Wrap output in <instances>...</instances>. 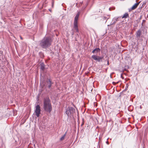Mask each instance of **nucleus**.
<instances>
[{
    "label": "nucleus",
    "instance_id": "7",
    "mask_svg": "<svg viewBox=\"0 0 148 148\" xmlns=\"http://www.w3.org/2000/svg\"><path fill=\"white\" fill-rule=\"evenodd\" d=\"M52 84V83L50 79H47L46 81V85L49 88H51Z\"/></svg>",
    "mask_w": 148,
    "mask_h": 148
},
{
    "label": "nucleus",
    "instance_id": "2",
    "mask_svg": "<svg viewBox=\"0 0 148 148\" xmlns=\"http://www.w3.org/2000/svg\"><path fill=\"white\" fill-rule=\"evenodd\" d=\"M43 108L46 112H50L52 110V107L49 99L47 97L43 101Z\"/></svg>",
    "mask_w": 148,
    "mask_h": 148
},
{
    "label": "nucleus",
    "instance_id": "21",
    "mask_svg": "<svg viewBox=\"0 0 148 148\" xmlns=\"http://www.w3.org/2000/svg\"><path fill=\"white\" fill-rule=\"evenodd\" d=\"M106 143H107L108 144V141H107V142H106Z\"/></svg>",
    "mask_w": 148,
    "mask_h": 148
},
{
    "label": "nucleus",
    "instance_id": "1",
    "mask_svg": "<svg viewBox=\"0 0 148 148\" xmlns=\"http://www.w3.org/2000/svg\"><path fill=\"white\" fill-rule=\"evenodd\" d=\"M51 43V39L49 37H46L41 41L40 45L42 48L46 49L50 46Z\"/></svg>",
    "mask_w": 148,
    "mask_h": 148
},
{
    "label": "nucleus",
    "instance_id": "12",
    "mask_svg": "<svg viewBox=\"0 0 148 148\" xmlns=\"http://www.w3.org/2000/svg\"><path fill=\"white\" fill-rule=\"evenodd\" d=\"M40 69L42 70H43L45 69V65L43 63L40 64Z\"/></svg>",
    "mask_w": 148,
    "mask_h": 148
},
{
    "label": "nucleus",
    "instance_id": "4",
    "mask_svg": "<svg viewBox=\"0 0 148 148\" xmlns=\"http://www.w3.org/2000/svg\"><path fill=\"white\" fill-rule=\"evenodd\" d=\"M75 109L71 107H69L67 108L66 111V114L68 116H72L75 112Z\"/></svg>",
    "mask_w": 148,
    "mask_h": 148
},
{
    "label": "nucleus",
    "instance_id": "3",
    "mask_svg": "<svg viewBox=\"0 0 148 148\" xmlns=\"http://www.w3.org/2000/svg\"><path fill=\"white\" fill-rule=\"evenodd\" d=\"M79 14V12H78V13L76 15L74 18V27L76 30L77 32H79V30L78 28V20Z\"/></svg>",
    "mask_w": 148,
    "mask_h": 148
},
{
    "label": "nucleus",
    "instance_id": "20",
    "mask_svg": "<svg viewBox=\"0 0 148 148\" xmlns=\"http://www.w3.org/2000/svg\"><path fill=\"white\" fill-rule=\"evenodd\" d=\"M143 23H144V22H143V23H142V24H141V25H142V26H143Z\"/></svg>",
    "mask_w": 148,
    "mask_h": 148
},
{
    "label": "nucleus",
    "instance_id": "24",
    "mask_svg": "<svg viewBox=\"0 0 148 148\" xmlns=\"http://www.w3.org/2000/svg\"><path fill=\"white\" fill-rule=\"evenodd\" d=\"M110 8H109V10H110Z\"/></svg>",
    "mask_w": 148,
    "mask_h": 148
},
{
    "label": "nucleus",
    "instance_id": "17",
    "mask_svg": "<svg viewBox=\"0 0 148 148\" xmlns=\"http://www.w3.org/2000/svg\"><path fill=\"white\" fill-rule=\"evenodd\" d=\"M141 18H142V16H140V18H139V20H141Z\"/></svg>",
    "mask_w": 148,
    "mask_h": 148
},
{
    "label": "nucleus",
    "instance_id": "16",
    "mask_svg": "<svg viewBox=\"0 0 148 148\" xmlns=\"http://www.w3.org/2000/svg\"><path fill=\"white\" fill-rule=\"evenodd\" d=\"M53 3H54V1L53 0L52 1V6H53Z\"/></svg>",
    "mask_w": 148,
    "mask_h": 148
},
{
    "label": "nucleus",
    "instance_id": "18",
    "mask_svg": "<svg viewBox=\"0 0 148 148\" xmlns=\"http://www.w3.org/2000/svg\"><path fill=\"white\" fill-rule=\"evenodd\" d=\"M121 77L123 79V77H122L121 74Z\"/></svg>",
    "mask_w": 148,
    "mask_h": 148
},
{
    "label": "nucleus",
    "instance_id": "14",
    "mask_svg": "<svg viewBox=\"0 0 148 148\" xmlns=\"http://www.w3.org/2000/svg\"><path fill=\"white\" fill-rule=\"evenodd\" d=\"M66 132L65 134H64L62 136V137L60 138V140H64V138L65 136H66Z\"/></svg>",
    "mask_w": 148,
    "mask_h": 148
},
{
    "label": "nucleus",
    "instance_id": "23",
    "mask_svg": "<svg viewBox=\"0 0 148 148\" xmlns=\"http://www.w3.org/2000/svg\"><path fill=\"white\" fill-rule=\"evenodd\" d=\"M114 83H114V82H113V84H114Z\"/></svg>",
    "mask_w": 148,
    "mask_h": 148
},
{
    "label": "nucleus",
    "instance_id": "8",
    "mask_svg": "<svg viewBox=\"0 0 148 148\" xmlns=\"http://www.w3.org/2000/svg\"><path fill=\"white\" fill-rule=\"evenodd\" d=\"M141 34V32L140 30H138L136 32V38L137 40H139L140 36Z\"/></svg>",
    "mask_w": 148,
    "mask_h": 148
},
{
    "label": "nucleus",
    "instance_id": "5",
    "mask_svg": "<svg viewBox=\"0 0 148 148\" xmlns=\"http://www.w3.org/2000/svg\"><path fill=\"white\" fill-rule=\"evenodd\" d=\"M92 58L95 60H97L98 62L102 61V59L103 58V57L102 56H99L96 55H93L92 56Z\"/></svg>",
    "mask_w": 148,
    "mask_h": 148
},
{
    "label": "nucleus",
    "instance_id": "6",
    "mask_svg": "<svg viewBox=\"0 0 148 148\" xmlns=\"http://www.w3.org/2000/svg\"><path fill=\"white\" fill-rule=\"evenodd\" d=\"M40 107L39 105H37L36 107L35 112L36 116L38 117L40 113Z\"/></svg>",
    "mask_w": 148,
    "mask_h": 148
},
{
    "label": "nucleus",
    "instance_id": "11",
    "mask_svg": "<svg viewBox=\"0 0 148 148\" xmlns=\"http://www.w3.org/2000/svg\"><path fill=\"white\" fill-rule=\"evenodd\" d=\"M129 17V15L128 14L126 13H125L123 16L122 17V18H127L128 17Z\"/></svg>",
    "mask_w": 148,
    "mask_h": 148
},
{
    "label": "nucleus",
    "instance_id": "13",
    "mask_svg": "<svg viewBox=\"0 0 148 148\" xmlns=\"http://www.w3.org/2000/svg\"><path fill=\"white\" fill-rule=\"evenodd\" d=\"M95 49L96 53L99 52L100 51V49L99 48H96Z\"/></svg>",
    "mask_w": 148,
    "mask_h": 148
},
{
    "label": "nucleus",
    "instance_id": "25",
    "mask_svg": "<svg viewBox=\"0 0 148 148\" xmlns=\"http://www.w3.org/2000/svg\"><path fill=\"white\" fill-rule=\"evenodd\" d=\"M108 64H109V62H108Z\"/></svg>",
    "mask_w": 148,
    "mask_h": 148
},
{
    "label": "nucleus",
    "instance_id": "15",
    "mask_svg": "<svg viewBox=\"0 0 148 148\" xmlns=\"http://www.w3.org/2000/svg\"><path fill=\"white\" fill-rule=\"evenodd\" d=\"M92 52L93 53H95V49H94L92 51Z\"/></svg>",
    "mask_w": 148,
    "mask_h": 148
},
{
    "label": "nucleus",
    "instance_id": "10",
    "mask_svg": "<svg viewBox=\"0 0 148 148\" xmlns=\"http://www.w3.org/2000/svg\"><path fill=\"white\" fill-rule=\"evenodd\" d=\"M119 17H114L113 18L112 21L113 22V23L112 24V25H114L115 24L116 22L119 20L118 19Z\"/></svg>",
    "mask_w": 148,
    "mask_h": 148
},
{
    "label": "nucleus",
    "instance_id": "19",
    "mask_svg": "<svg viewBox=\"0 0 148 148\" xmlns=\"http://www.w3.org/2000/svg\"><path fill=\"white\" fill-rule=\"evenodd\" d=\"M145 20H143V22H145Z\"/></svg>",
    "mask_w": 148,
    "mask_h": 148
},
{
    "label": "nucleus",
    "instance_id": "22",
    "mask_svg": "<svg viewBox=\"0 0 148 148\" xmlns=\"http://www.w3.org/2000/svg\"><path fill=\"white\" fill-rule=\"evenodd\" d=\"M20 38H21V39H22V37L21 36H20Z\"/></svg>",
    "mask_w": 148,
    "mask_h": 148
},
{
    "label": "nucleus",
    "instance_id": "9",
    "mask_svg": "<svg viewBox=\"0 0 148 148\" xmlns=\"http://www.w3.org/2000/svg\"><path fill=\"white\" fill-rule=\"evenodd\" d=\"M140 3V2H139L138 3H135L130 9V10H132L135 9L138 5Z\"/></svg>",
    "mask_w": 148,
    "mask_h": 148
}]
</instances>
